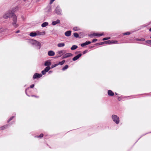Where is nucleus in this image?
<instances>
[{
	"label": "nucleus",
	"mask_w": 151,
	"mask_h": 151,
	"mask_svg": "<svg viewBox=\"0 0 151 151\" xmlns=\"http://www.w3.org/2000/svg\"><path fill=\"white\" fill-rule=\"evenodd\" d=\"M107 40L106 37H105V38H104L103 39V40Z\"/></svg>",
	"instance_id": "a19ab883"
},
{
	"label": "nucleus",
	"mask_w": 151,
	"mask_h": 151,
	"mask_svg": "<svg viewBox=\"0 0 151 151\" xmlns=\"http://www.w3.org/2000/svg\"><path fill=\"white\" fill-rule=\"evenodd\" d=\"M12 14V12L9 11L7 12L3 16V17L5 19L9 18Z\"/></svg>",
	"instance_id": "39448f33"
},
{
	"label": "nucleus",
	"mask_w": 151,
	"mask_h": 151,
	"mask_svg": "<svg viewBox=\"0 0 151 151\" xmlns=\"http://www.w3.org/2000/svg\"><path fill=\"white\" fill-rule=\"evenodd\" d=\"M34 84H32V85H31L30 86V87L31 88H33L34 87Z\"/></svg>",
	"instance_id": "58836bf2"
},
{
	"label": "nucleus",
	"mask_w": 151,
	"mask_h": 151,
	"mask_svg": "<svg viewBox=\"0 0 151 151\" xmlns=\"http://www.w3.org/2000/svg\"><path fill=\"white\" fill-rule=\"evenodd\" d=\"M4 32V29H0V33Z\"/></svg>",
	"instance_id": "4c0bfd02"
},
{
	"label": "nucleus",
	"mask_w": 151,
	"mask_h": 151,
	"mask_svg": "<svg viewBox=\"0 0 151 151\" xmlns=\"http://www.w3.org/2000/svg\"><path fill=\"white\" fill-rule=\"evenodd\" d=\"M88 52V51L87 50H85L84 51H83V54H84Z\"/></svg>",
	"instance_id": "c9c22d12"
},
{
	"label": "nucleus",
	"mask_w": 151,
	"mask_h": 151,
	"mask_svg": "<svg viewBox=\"0 0 151 151\" xmlns=\"http://www.w3.org/2000/svg\"><path fill=\"white\" fill-rule=\"evenodd\" d=\"M78 48V46L76 45H73L71 47V50H74Z\"/></svg>",
	"instance_id": "5701e85b"
},
{
	"label": "nucleus",
	"mask_w": 151,
	"mask_h": 151,
	"mask_svg": "<svg viewBox=\"0 0 151 151\" xmlns=\"http://www.w3.org/2000/svg\"><path fill=\"white\" fill-rule=\"evenodd\" d=\"M100 44V43H97L96 44H95L96 45H100V44Z\"/></svg>",
	"instance_id": "37998d69"
},
{
	"label": "nucleus",
	"mask_w": 151,
	"mask_h": 151,
	"mask_svg": "<svg viewBox=\"0 0 151 151\" xmlns=\"http://www.w3.org/2000/svg\"><path fill=\"white\" fill-rule=\"evenodd\" d=\"M117 41H116L113 40H108L107 41H104L105 44H115L117 43Z\"/></svg>",
	"instance_id": "1a4fd4ad"
},
{
	"label": "nucleus",
	"mask_w": 151,
	"mask_h": 151,
	"mask_svg": "<svg viewBox=\"0 0 151 151\" xmlns=\"http://www.w3.org/2000/svg\"><path fill=\"white\" fill-rule=\"evenodd\" d=\"M113 121L116 124H118L120 122L119 118L116 115H113L111 116Z\"/></svg>",
	"instance_id": "f03ea898"
},
{
	"label": "nucleus",
	"mask_w": 151,
	"mask_h": 151,
	"mask_svg": "<svg viewBox=\"0 0 151 151\" xmlns=\"http://www.w3.org/2000/svg\"><path fill=\"white\" fill-rule=\"evenodd\" d=\"M65 45V44L64 43H59L57 45L59 47H63Z\"/></svg>",
	"instance_id": "aec40b11"
},
{
	"label": "nucleus",
	"mask_w": 151,
	"mask_h": 151,
	"mask_svg": "<svg viewBox=\"0 0 151 151\" xmlns=\"http://www.w3.org/2000/svg\"><path fill=\"white\" fill-rule=\"evenodd\" d=\"M149 31L151 32V27Z\"/></svg>",
	"instance_id": "de8ad7c7"
},
{
	"label": "nucleus",
	"mask_w": 151,
	"mask_h": 151,
	"mask_svg": "<svg viewBox=\"0 0 151 151\" xmlns=\"http://www.w3.org/2000/svg\"><path fill=\"white\" fill-rule=\"evenodd\" d=\"M14 116L11 117L10 118V119H9V120L8 121V122H9L10 121H11V120H12L14 118Z\"/></svg>",
	"instance_id": "72a5a7b5"
},
{
	"label": "nucleus",
	"mask_w": 151,
	"mask_h": 151,
	"mask_svg": "<svg viewBox=\"0 0 151 151\" xmlns=\"http://www.w3.org/2000/svg\"><path fill=\"white\" fill-rule=\"evenodd\" d=\"M36 32V36L43 35H45V31L41 32L39 31H37Z\"/></svg>",
	"instance_id": "9d476101"
},
{
	"label": "nucleus",
	"mask_w": 151,
	"mask_h": 151,
	"mask_svg": "<svg viewBox=\"0 0 151 151\" xmlns=\"http://www.w3.org/2000/svg\"><path fill=\"white\" fill-rule=\"evenodd\" d=\"M58 65V64H55L54 65H52L51 66V68H53L57 66Z\"/></svg>",
	"instance_id": "2f4dec72"
},
{
	"label": "nucleus",
	"mask_w": 151,
	"mask_h": 151,
	"mask_svg": "<svg viewBox=\"0 0 151 151\" xmlns=\"http://www.w3.org/2000/svg\"><path fill=\"white\" fill-rule=\"evenodd\" d=\"M29 35L32 37H34L36 36V32H32L29 34Z\"/></svg>",
	"instance_id": "4be33fe9"
},
{
	"label": "nucleus",
	"mask_w": 151,
	"mask_h": 151,
	"mask_svg": "<svg viewBox=\"0 0 151 151\" xmlns=\"http://www.w3.org/2000/svg\"><path fill=\"white\" fill-rule=\"evenodd\" d=\"M73 35L76 38L78 37H79L78 34L76 33H74L73 34Z\"/></svg>",
	"instance_id": "c85d7f7f"
},
{
	"label": "nucleus",
	"mask_w": 151,
	"mask_h": 151,
	"mask_svg": "<svg viewBox=\"0 0 151 151\" xmlns=\"http://www.w3.org/2000/svg\"><path fill=\"white\" fill-rule=\"evenodd\" d=\"M32 96H34L32 95ZM35 97H37L36 96H35Z\"/></svg>",
	"instance_id": "8fccbe9b"
},
{
	"label": "nucleus",
	"mask_w": 151,
	"mask_h": 151,
	"mask_svg": "<svg viewBox=\"0 0 151 151\" xmlns=\"http://www.w3.org/2000/svg\"><path fill=\"white\" fill-rule=\"evenodd\" d=\"M91 43V42L89 41H87L85 43H83L81 44V47H84L86 45H88Z\"/></svg>",
	"instance_id": "2eb2a0df"
},
{
	"label": "nucleus",
	"mask_w": 151,
	"mask_h": 151,
	"mask_svg": "<svg viewBox=\"0 0 151 151\" xmlns=\"http://www.w3.org/2000/svg\"><path fill=\"white\" fill-rule=\"evenodd\" d=\"M55 0H50V4H51Z\"/></svg>",
	"instance_id": "e433bc0d"
},
{
	"label": "nucleus",
	"mask_w": 151,
	"mask_h": 151,
	"mask_svg": "<svg viewBox=\"0 0 151 151\" xmlns=\"http://www.w3.org/2000/svg\"><path fill=\"white\" fill-rule=\"evenodd\" d=\"M60 22V20L59 19H57L56 21H54L52 22V25H56L57 24L59 23Z\"/></svg>",
	"instance_id": "6ab92c4d"
},
{
	"label": "nucleus",
	"mask_w": 151,
	"mask_h": 151,
	"mask_svg": "<svg viewBox=\"0 0 151 151\" xmlns=\"http://www.w3.org/2000/svg\"><path fill=\"white\" fill-rule=\"evenodd\" d=\"M104 34L103 33L99 34L97 33H94L92 35L95 36H98L100 37L103 35Z\"/></svg>",
	"instance_id": "f3484780"
},
{
	"label": "nucleus",
	"mask_w": 151,
	"mask_h": 151,
	"mask_svg": "<svg viewBox=\"0 0 151 151\" xmlns=\"http://www.w3.org/2000/svg\"><path fill=\"white\" fill-rule=\"evenodd\" d=\"M55 11L58 14L61 15L62 14V10L58 6L56 7L55 9Z\"/></svg>",
	"instance_id": "20e7f679"
},
{
	"label": "nucleus",
	"mask_w": 151,
	"mask_h": 151,
	"mask_svg": "<svg viewBox=\"0 0 151 151\" xmlns=\"http://www.w3.org/2000/svg\"><path fill=\"white\" fill-rule=\"evenodd\" d=\"M150 38H151V37H150Z\"/></svg>",
	"instance_id": "3c124183"
},
{
	"label": "nucleus",
	"mask_w": 151,
	"mask_h": 151,
	"mask_svg": "<svg viewBox=\"0 0 151 151\" xmlns=\"http://www.w3.org/2000/svg\"><path fill=\"white\" fill-rule=\"evenodd\" d=\"M106 38L107 40H109L110 39V37H106Z\"/></svg>",
	"instance_id": "49530a36"
},
{
	"label": "nucleus",
	"mask_w": 151,
	"mask_h": 151,
	"mask_svg": "<svg viewBox=\"0 0 151 151\" xmlns=\"http://www.w3.org/2000/svg\"><path fill=\"white\" fill-rule=\"evenodd\" d=\"M8 125H5L3 126H2L1 127V129L3 130L4 129H5L6 128L8 127Z\"/></svg>",
	"instance_id": "393cba45"
},
{
	"label": "nucleus",
	"mask_w": 151,
	"mask_h": 151,
	"mask_svg": "<svg viewBox=\"0 0 151 151\" xmlns=\"http://www.w3.org/2000/svg\"><path fill=\"white\" fill-rule=\"evenodd\" d=\"M136 40L137 41H144L145 39L144 38H142L141 39H137Z\"/></svg>",
	"instance_id": "cd10ccee"
},
{
	"label": "nucleus",
	"mask_w": 151,
	"mask_h": 151,
	"mask_svg": "<svg viewBox=\"0 0 151 151\" xmlns=\"http://www.w3.org/2000/svg\"><path fill=\"white\" fill-rule=\"evenodd\" d=\"M73 54L70 53H68L64 55L62 58L64 59L72 56Z\"/></svg>",
	"instance_id": "6e6552de"
},
{
	"label": "nucleus",
	"mask_w": 151,
	"mask_h": 151,
	"mask_svg": "<svg viewBox=\"0 0 151 151\" xmlns=\"http://www.w3.org/2000/svg\"><path fill=\"white\" fill-rule=\"evenodd\" d=\"M68 67V66L67 65H65L64 67L62 69L64 71L67 69Z\"/></svg>",
	"instance_id": "bb28decb"
},
{
	"label": "nucleus",
	"mask_w": 151,
	"mask_h": 151,
	"mask_svg": "<svg viewBox=\"0 0 151 151\" xmlns=\"http://www.w3.org/2000/svg\"><path fill=\"white\" fill-rule=\"evenodd\" d=\"M115 93V94H116V95H118V94L117 93Z\"/></svg>",
	"instance_id": "09e8293b"
},
{
	"label": "nucleus",
	"mask_w": 151,
	"mask_h": 151,
	"mask_svg": "<svg viewBox=\"0 0 151 151\" xmlns=\"http://www.w3.org/2000/svg\"><path fill=\"white\" fill-rule=\"evenodd\" d=\"M48 23L47 22H45L43 23L41 25V26L43 27H45L48 26Z\"/></svg>",
	"instance_id": "412c9836"
},
{
	"label": "nucleus",
	"mask_w": 151,
	"mask_h": 151,
	"mask_svg": "<svg viewBox=\"0 0 151 151\" xmlns=\"http://www.w3.org/2000/svg\"><path fill=\"white\" fill-rule=\"evenodd\" d=\"M146 42L150 45H151V40H147L146 41Z\"/></svg>",
	"instance_id": "7c9ffc66"
},
{
	"label": "nucleus",
	"mask_w": 151,
	"mask_h": 151,
	"mask_svg": "<svg viewBox=\"0 0 151 151\" xmlns=\"http://www.w3.org/2000/svg\"><path fill=\"white\" fill-rule=\"evenodd\" d=\"M43 136V134H41L39 136H35V137H37L38 138L39 137L41 138Z\"/></svg>",
	"instance_id": "c756f323"
},
{
	"label": "nucleus",
	"mask_w": 151,
	"mask_h": 151,
	"mask_svg": "<svg viewBox=\"0 0 151 151\" xmlns=\"http://www.w3.org/2000/svg\"><path fill=\"white\" fill-rule=\"evenodd\" d=\"M71 31H68L65 33V35L67 37H69L71 35Z\"/></svg>",
	"instance_id": "dca6fc26"
},
{
	"label": "nucleus",
	"mask_w": 151,
	"mask_h": 151,
	"mask_svg": "<svg viewBox=\"0 0 151 151\" xmlns=\"http://www.w3.org/2000/svg\"><path fill=\"white\" fill-rule=\"evenodd\" d=\"M52 71H50L48 72V73L49 74H50L52 73Z\"/></svg>",
	"instance_id": "79ce46f5"
},
{
	"label": "nucleus",
	"mask_w": 151,
	"mask_h": 151,
	"mask_svg": "<svg viewBox=\"0 0 151 151\" xmlns=\"http://www.w3.org/2000/svg\"><path fill=\"white\" fill-rule=\"evenodd\" d=\"M48 55L49 56H53L55 55V52L52 50H50L48 52Z\"/></svg>",
	"instance_id": "f8f14e48"
},
{
	"label": "nucleus",
	"mask_w": 151,
	"mask_h": 151,
	"mask_svg": "<svg viewBox=\"0 0 151 151\" xmlns=\"http://www.w3.org/2000/svg\"><path fill=\"white\" fill-rule=\"evenodd\" d=\"M97 39H93L92 41V42H96V41H97Z\"/></svg>",
	"instance_id": "f704fd0d"
},
{
	"label": "nucleus",
	"mask_w": 151,
	"mask_h": 151,
	"mask_svg": "<svg viewBox=\"0 0 151 151\" xmlns=\"http://www.w3.org/2000/svg\"><path fill=\"white\" fill-rule=\"evenodd\" d=\"M29 88H28L26 90H25V93H26L27 94V89H29Z\"/></svg>",
	"instance_id": "c03bdc74"
},
{
	"label": "nucleus",
	"mask_w": 151,
	"mask_h": 151,
	"mask_svg": "<svg viewBox=\"0 0 151 151\" xmlns=\"http://www.w3.org/2000/svg\"><path fill=\"white\" fill-rule=\"evenodd\" d=\"M63 50L59 51L57 52L58 57H60L63 54Z\"/></svg>",
	"instance_id": "4468645a"
},
{
	"label": "nucleus",
	"mask_w": 151,
	"mask_h": 151,
	"mask_svg": "<svg viewBox=\"0 0 151 151\" xmlns=\"http://www.w3.org/2000/svg\"><path fill=\"white\" fill-rule=\"evenodd\" d=\"M82 55V54L80 53V54H78V55H76V56H75V57H74L73 58V61H75L76 60H78L80 57H81V56Z\"/></svg>",
	"instance_id": "ddd939ff"
},
{
	"label": "nucleus",
	"mask_w": 151,
	"mask_h": 151,
	"mask_svg": "<svg viewBox=\"0 0 151 151\" xmlns=\"http://www.w3.org/2000/svg\"><path fill=\"white\" fill-rule=\"evenodd\" d=\"M19 32H20V31L19 30H18L17 31H16V33H17Z\"/></svg>",
	"instance_id": "a18cd8bd"
},
{
	"label": "nucleus",
	"mask_w": 151,
	"mask_h": 151,
	"mask_svg": "<svg viewBox=\"0 0 151 151\" xmlns=\"http://www.w3.org/2000/svg\"><path fill=\"white\" fill-rule=\"evenodd\" d=\"M73 29L74 31H78V30H80V29L78 27H74L73 28Z\"/></svg>",
	"instance_id": "b1692460"
},
{
	"label": "nucleus",
	"mask_w": 151,
	"mask_h": 151,
	"mask_svg": "<svg viewBox=\"0 0 151 151\" xmlns=\"http://www.w3.org/2000/svg\"><path fill=\"white\" fill-rule=\"evenodd\" d=\"M65 60H63L61 62H60L58 63H57L58 64V65H63L65 62Z\"/></svg>",
	"instance_id": "a878e982"
},
{
	"label": "nucleus",
	"mask_w": 151,
	"mask_h": 151,
	"mask_svg": "<svg viewBox=\"0 0 151 151\" xmlns=\"http://www.w3.org/2000/svg\"><path fill=\"white\" fill-rule=\"evenodd\" d=\"M51 63L50 60H48L45 62L44 65L45 66H49L51 65Z\"/></svg>",
	"instance_id": "9b49d317"
},
{
	"label": "nucleus",
	"mask_w": 151,
	"mask_h": 151,
	"mask_svg": "<svg viewBox=\"0 0 151 151\" xmlns=\"http://www.w3.org/2000/svg\"><path fill=\"white\" fill-rule=\"evenodd\" d=\"M42 74H41L35 73L33 75V78L34 79L39 78L42 76Z\"/></svg>",
	"instance_id": "0eeeda50"
},
{
	"label": "nucleus",
	"mask_w": 151,
	"mask_h": 151,
	"mask_svg": "<svg viewBox=\"0 0 151 151\" xmlns=\"http://www.w3.org/2000/svg\"><path fill=\"white\" fill-rule=\"evenodd\" d=\"M28 42L34 46H35L37 49H40L41 47V44L39 41L33 39H29Z\"/></svg>",
	"instance_id": "f257e3e1"
},
{
	"label": "nucleus",
	"mask_w": 151,
	"mask_h": 151,
	"mask_svg": "<svg viewBox=\"0 0 151 151\" xmlns=\"http://www.w3.org/2000/svg\"><path fill=\"white\" fill-rule=\"evenodd\" d=\"M108 94L109 96H113L114 95V93L112 91L109 90L108 91Z\"/></svg>",
	"instance_id": "a211bd4d"
},
{
	"label": "nucleus",
	"mask_w": 151,
	"mask_h": 151,
	"mask_svg": "<svg viewBox=\"0 0 151 151\" xmlns=\"http://www.w3.org/2000/svg\"><path fill=\"white\" fill-rule=\"evenodd\" d=\"M12 16L13 22L12 24L16 28L18 27L19 25L17 23V17L15 15H13Z\"/></svg>",
	"instance_id": "7ed1b4c3"
},
{
	"label": "nucleus",
	"mask_w": 151,
	"mask_h": 151,
	"mask_svg": "<svg viewBox=\"0 0 151 151\" xmlns=\"http://www.w3.org/2000/svg\"><path fill=\"white\" fill-rule=\"evenodd\" d=\"M100 45H103L104 44H105V42H100Z\"/></svg>",
	"instance_id": "ea45409f"
},
{
	"label": "nucleus",
	"mask_w": 151,
	"mask_h": 151,
	"mask_svg": "<svg viewBox=\"0 0 151 151\" xmlns=\"http://www.w3.org/2000/svg\"><path fill=\"white\" fill-rule=\"evenodd\" d=\"M51 68L49 66H47L45 68L44 70H42V75H45L46 73Z\"/></svg>",
	"instance_id": "423d86ee"
},
{
	"label": "nucleus",
	"mask_w": 151,
	"mask_h": 151,
	"mask_svg": "<svg viewBox=\"0 0 151 151\" xmlns=\"http://www.w3.org/2000/svg\"><path fill=\"white\" fill-rule=\"evenodd\" d=\"M131 33L129 32H125L123 34L124 35H130Z\"/></svg>",
	"instance_id": "473e14b6"
}]
</instances>
